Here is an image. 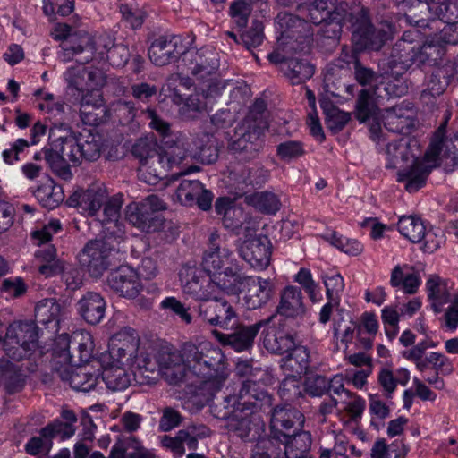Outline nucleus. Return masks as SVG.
<instances>
[{
    "label": "nucleus",
    "instance_id": "obj_14",
    "mask_svg": "<svg viewBox=\"0 0 458 458\" xmlns=\"http://www.w3.org/2000/svg\"><path fill=\"white\" fill-rule=\"evenodd\" d=\"M182 39L176 35H162L148 48L150 61L157 66H165L184 55Z\"/></svg>",
    "mask_w": 458,
    "mask_h": 458
},
{
    "label": "nucleus",
    "instance_id": "obj_25",
    "mask_svg": "<svg viewBox=\"0 0 458 458\" xmlns=\"http://www.w3.org/2000/svg\"><path fill=\"white\" fill-rule=\"evenodd\" d=\"M65 145V137H59L53 142L50 148H45L41 153L52 172L59 178L68 181L72 177L69 165L72 163V159L66 155L69 152L64 150Z\"/></svg>",
    "mask_w": 458,
    "mask_h": 458
},
{
    "label": "nucleus",
    "instance_id": "obj_15",
    "mask_svg": "<svg viewBox=\"0 0 458 458\" xmlns=\"http://www.w3.org/2000/svg\"><path fill=\"white\" fill-rule=\"evenodd\" d=\"M239 252L253 268L264 270L270 264L272 244L267 236L259 235L244 241Z\"/></svg>",
    "mask_w": 458,
    "mask_h": 458
},
{
    "label": "nucleus",
    "instance_id": "obj_23",
    "mask_svg": "<svg viewBox=\"0 0 458 458\" xmlns=\"http://www.w3.org/2000/svg\"><path fill=\"white\" fill-rule=\"evenodd\" d=\"M178 200L185 206L197 204L202 210H208L213 201V194L206 190L198 180H183L176 189Z\"/></svg>",
    "mask_w": 458,
    "mask_h": 458
},
{
    "label": "nucleus",
    "instance_id": "obj_26",
    "mask_svg": "<svg viewBox=\"0 0 458 458\" xmlns=\"http://www.w3.org/2000/svg\"><path fill=\"white\" fill-rule=\"evenodd\" d=\"M234 261L233 251L225 246H221L220 236L213 233L209 236L208 249L203 257V267L208 274H215L226 265H232Z\"/></svg>",
    "mask_w": 458,
    "mask_h": 458
},
{
    "label": "nucleus",
    "instance_id": "obj_62",
    "mask_svg": "<svg viewBox=\"0 0 458 458\" xmlns=\"http://www.w3.org/2000/svg\"><path fill=\"white\" fill-rule=\"evenodd\" d=\"M303 387L297 375L286 377L279 386L278 394L285 402L294 403L303 396Z\"/></svg>",
    "mask_w": 458,
    "mask_h": 458
},
{
    "label": "nucleus",
    "instance_id": "obj_33",
    "mask_svg": "<svg viewBox=\"0 0 458 458\" xmlns=\"http://www.w3.org/2000/svg\"><path fill=\"white\" fill-rule=\"evenodd\" d=\"M159 370L164 369L163 374L170 385H179L187 379L185 366L181 359V350L168 352L162 350L158 352L157 360Z\"/></svg>",
    "mask_w": 458,
    "mask_h": 458
},
{
    "label": "nucleus",
    "instance_id": "obj_31",
    "mask_svg": "<svg viewBox=\"0 0 458 458\" xmlns=\"http://www.w3.org/2000/svg\"><path fill=\"white\" fill-rule=\"evenodd\" d=\"M107 108L98 90L84 95L81 101L80 114L83 123L89 126H98L107 116Z\"/></svg>",
    "mask_w": 458,
    "mask_h": 458
},
{
    "label": "nucleus",
    "instance_id": "obj_32",
    "mask_svg": "<svg viewBox=\"0 0 458 458\" xmlns=\"http://www.w3.org/2000/svg\"><path fill=\"white\" fill-rule=\"evenodd\" d=\"M413 65L416 66L415 45L403 38L392 48L388 67L392 76L403 74Z\"/></svg>",
    "mask_w": 458,
    "mask_h": 458
},
{
    "label": "nucleus",
    "instance_id": "obj_52",
    "mask_svg": "<svg viewBox=\"0 0 458 458\" xmlns=\"http://www.w3.org/2000/svg\"><path fill=\"white\" fill-rule=\"evenodd\" d=\"M244 277L240 274L238 267L233 263L227 265L224 270L221 269L214 274L218 288L232 294L236 293L240 290L239 284H242Z\"/></svg>",
    "mask_w": 458,
    "mask_h": 458
},
{
    "label": "nucleus",
    "instance_id": "obj_24",
    "mask_svg": "<svg viewBox=\"0 0 458 458\" xmlns=\"http://www.w3.org/2000/svg\"><path fill=\"white\" fill-rule=\"evenodd\" d=\"M426 13L430 19H438L445 23L442 29L444 38L448 43L449 38L454 34L453 25L458 22V0H427Z\"/></svg>",
    "mask_w": 458,
    "mask_h": 458
},
{
    "label": "nucleus",
    "instance_id": "obj_40",
    "mask_svg": "<svg viewBox=\"0 0 458 458\" xmlns=\"http://www.w3.org/2000/svg\"><path fill=\"white\" fill-rule=\"evenodd\" d=\"M129 368L133 375V380L138 385L153 384L160 374L157 362L148 355L140 354Z\"/></svg>",
    "mask_w": 458,
    "mask_h": 458
},
{
    "label": "nucleus",
    "instance_id": "obj_59",
    "mask_svg": "<svg viewBox=\"0 0 458 458\" xmlns=\"http://www.w3.org/2000/svg\"><path fill=\"white\" fill-rule=\"evenodd\" d=\"M102 378L107 388L112 391H122L131 384V378L124 368L112 367L103 371Z\"/></svg>",
    "mask_w": 458,
    "mask_h": 458
},
{
    "label": "nucleus",
    "instance_id": "obj_42",
    "mask_svg": "<svg viewBox=\"0 0 458 458\" xmlns=\"http://www.w3.org/2000/svg\"><path fill=\"white\" fill-rule=\"evenodd\" d=\"M314 72V65L300 55L291 56L288 63L283 65V74L293 85L305 82L313 76Z\"/></svg>",
    "mask_w": 458,
    "mask_h": 458
},
{
    "label": "nucleus",
    "instance_id": "obj_16",
    "mask_svg": "<svg viewBox=\"0 0 458 458\" xmlns=\"http://www.w3.org/2000/svg\"><path fill=\"white\" fill-rule=\"evenodd\" d=\"M199 316L211 326L226 328L236 318V312L225 299L219 298L216 294L210 300L199 303Z\"/></svg>",
    "mask_w": 458,
    "mask_h": 458
},
{
    "label": "nucleus",
    "instance_id": "obj_37",
    "mask_svg": "<svg viewBox=\"0 0 458 458\" xmlns=\"http://www.w3.org/2000/svg\"><path fill=\"white\" fill-rule=\"evenodd\" d=\"M80 315L90 325L98 324L105 316L106 301L98 293L88 292L78 301Z\"/></svg>",
    "mask_w": 458,
    "mask_h": 458
},
{
    "label": "nucleus",
    "instance_id": "obj_8",
    "mask_svg": "<svg viewBox=\"0 0 458 458\" xmlns=\"http://www.w3.org/2000/svg\"><path fill=\"white\" fill-rule=\"evenodd\" d=\"M242 286L243 305L250 310L267 306L276 296V284L270 278L246 276Z\"/></svg>",
    "mask_w": 458,
    "mask_h": 458
},
{
    "label": "nucleus",
    "instance_id": "obj_45",
    "mask_svg": "<svg viewBox=\"0 0 458 458\" xmlns=\"http://www.w3.org/2000/svg\"><path fill=\"white\" fill-rule=\"evenodd\" d=\"M415 54L416 67H431L442 60L445 54V48L438 42L427 41L422 45L415 46Z\"/></svg>",
    "mask_w": 458,
    "mask_h": 458
},
{
    "label": "nucleus",
    "instance_id": "obj_34",
    "mask_svg": "<svg viewBox=\"0 0 458 458\" xmlns=\"http://www.w3.org/2000/svg\"><path fill=\"white\" fill-rule=\"evenodd\" d=\"M331 12H327V20L335 21L342 25L350 24L354 28L360 20L369 13V8L356 4L353 0L336 2Z\"/></svg>",
    "mask_w": 458,
    "mask_h": 458
},
{
    "label": "nucleus",
    "instance_id": "obj_17",
    "mask_svg": "<svg viewBox=\"0 0 458 458\" xmlns=\"http://www.w3.org/2000/svg\"><path fill=\"white\" fill-rule=\"evenodd\" d=\"M140 338L137 332L130 327L121 330L112 341L110 355L122 366H131L138 357Z\"/></svg>",
    "mask_w": 458,
    "mask_h": 458
},
{
    "label": "nucleus",
    "instance_id": "obj_22",
    "mask_svg": "<svg viewBox=\"0 0 458 458\" xmlns=\"http://www.w3.org/2000/svg\"><path fill=\"white\" fill-rule=\"evenodd\" d=\"M123 195L115 194L104 202L103 218L98 220L103 225V233L107 239H114L119 243L124 234L123 225L119 222Z\"/></svg>",
    "mask_w": 458,
    "mask_h": 458
},
{
    "label": "nucleus",
    "instance_id": "obj_18",
    "mask_svg": "<svg viewBox=\"0 0 458 458\" xmlns=\"http://www.w3.org/2000/svg\"><path fill=\"white\" fill-rule=\"evenodd\" d=\"M55 369L61 380L68 382L77 391L89 392L94 389L99 377L96 371L92 372L88 367L76 363L60 364Z\"/></svg>",
    "mask_w": 458,
    "mask_h": 458
},
{
    "label": "nucleus",
    "instance_id": "obj_11",
    "mask_svg": "<svg viewBox=\"0 0 458 458\" xmlns=\"http://www.w3.org/2000/svg\"><path fill=\"white\" fill-rule=\"evenodd\" d=\"M64 150L72 159L73 165H78L82 160L88 162L97 161L102 151V141L98 135L88 134L76 140L72 136H67Z\"/></svg>",
    "mask_w": 458,
    "mask_h": 458
},
{
    "label": "nucleus",
    "instance_id": "obj_51",
    "mask_svg": "<svg viewBox=\"0 0 458 458\" xmlns=\"http://www.w3.org/2000/svg\"><path fill=\"white\" fill-rule=\"evenodd\" d=\"M93 341L89 332L78 331L72 335V354L74 355L76 365L88 362L92 357Z\"/></svg>",
    "mask_w": 458,
    "mask_h": 458
},
{
    "label": "nucleus",
    "instance_id": "obj_64",
    "mask_svg": "<svg viewBox=\"0 0 458 458\" xmlns=\"http://www.w3.org/2000/svg\"><path fill=\"white\" fill-rule=\"evenodd\" d=\"M359 326L351 318H339L334 321V336L344 344H348L353 339L354 332H358Z\"/></svg>",
    "mask_w": 458,
    "mask_h": 458
},
{
    "label": "nucleus",
    "instance_id": "obj_3",
    "mask_svg": "<svg viewBox=\"0 0 458 458\" xmlns=\"http://www.w3.org/2000/svg\"><path fill=\"white\" fill-rule=\"evenodd\" d=\"M79 39L80 43L77 44V38L72 37L71 40L63 44L62 51L64 61H70L75 55L82 53H86V55L83 58L76 59L77 62L81 64L89 63L95 55H98L101 59H105L110 48L115 45L114 39L107 34L93 38L88 32H81Z\"/></svg>",
    "mask_w": 458,
    "mask_h": 458
},
{
    "label": "nucleus",
    "instance_id": "obj_12",
    "mask_svg": "<svg viewBox=\"0 0 458 458\" xmlns=\"http://www.w3.org/2000/svg\"><path fill=\"white\" fill-rule=\"evenodd\" d=\"M274 323V317L268 316L254 324H238L230 334H219V340L225 345H229L236 352L250 349L254 340L262 327Z\"/></svg>",
    "mask_w": 458,
    "mask_h": 458
},
{
    "label": "nucleus",
    "instance_id": "obj_41",
    "mask_svg": "<svg viewBox=\"0 0 458 458\" xmlns=\"http://www.w3.org/2000/svg\"><path fill=\"white\" fill-rule=\"evenodd\" d=\"M420 283L419 272L408 265H397L392 269L390 284L394 288H401L407 294H414Z\"/></svg>",
    "mask_w": 458,
    "mask_h": 458
},
{
    "label": "nucleus",
    "instance_id": "obj_61",
    "mask_svg": "<svg viewBox=\"0 0 458 458\" xmlns=\"http://www.w3.org/2000/svg\"><path fill=\"white\" fill-rule=\"evenodd\" d=\"M107 117L117 119L121 124H128L136 115V108L131 101L119 99L113 102L107 108Z\"/></svg>",
    "mask_w": 458,
    "mask_h": 458
},
{
    "label": "nucleus",
    "instance_id": "obj_7",
    "mask_svg": "<svg viewBox=\"0 0 458 458\" xmlns=\"http://www.w3.org/2000/svg\"><path fill=\"white\" fill-rule=\"evenodd\" d=\"M305 422L303 413L291 404L276 405L271 414L269 444L277 439H286L285 436L291 431L296 432L302 429Z\"/></svg>",
    "mask_w": 458,
    "mask_h": 458
},
{
    "label": "nucleus",
    "instance_id": "obj_30",
    "mask_svg": "<svg viewBox=\"0 0 458 458\" xmlns=\"http://www.w3.org/2000/svg\"><path fill=\"white\" fill-rule=\"evenodd\" d=\"M126 219L133 226L142 232L150 233L159 231L163 226V218L160 214L150 212L148 207L139 203H132L127 207Z\"/></svg>",
    "mask_w": 458,
    "mask_h": 458
},
{
    "label": "nucleus",
    "instance_id": "obj_60",
    "mask_svg": "<svg viewBox=\"0 0 458 458\" xmlns=\"http://www.w3.org/2000/svg\"><path fill=\"white\" fill-rule=\"evenodd\" d=\"M252 9V0H233L229 5L228 13L232 21L239 29H243L249 22Z\"/></svg>",
    "mask_w": 458,
    "mask_h": 458
},
{
    "label": "nucleus",
    "instance_id": "obj_4",
    "mask_svg": "<svg viewBox=\"0 0 458 458\" xmlns=\"http://www.w3.org/2000/svg\"><path fill=\"white\" fill-rule=\"evenodd\" d=\"M104 235L103 240L89 242L78 255V261L90 276L100 277L110 267V254L114 247L111 242Z\"/></svg>",
    "mask_w": 458,
    "mask_h": 458
},
{
    "label": "nucleus",
    "instance_id": "obj_39",
    "mask_svg": "<svg viewBox=\"0 0 458 458\" xmlns=\"http://www.w3.org/2000/svg\"><path fill=\"white\" fill-rule=\"evenodd\" d=\"M452 78V67L444 65L436 68L425 82V89L420 95L421 98L427 100L442 95L450 84Z\"/></svg>",
    "mask_w": 458,
    "mask_h": 458
},
{
    "label": "nucleus",
    "instance_id": "obj_44",
    "mask_svg": "<svg viewBox=\"0 0 458 458\" xmlns=\"http://www.w3.org/2000/svg\"><path fill=\"white\" fill-rule=\"evenodd\" d=\"M432 167L416 160L408 170L398 173V182H405L407 191L415 192L425 185Z\"/></svg>",
    "mask_w": 458,
    "mask_h": 458
},
{
    "label": "nucleus",
    "instance_id": "obj_54",
    "mask_svg": "<svg viewBox=\"0 0 458 458\" xmlns=\"http://www.w3.org/2000/svg\"><path fill=\"white\" fill-rule=\"evenodd\" d=\"M426 287L434 311L439 313L442 307L450 301V293L446 284L438 276H433L427 281Z\"/></svg>",
    "mask_w": 458,
    "mask_h": 458
},
{
    "label": "nucleus",
    "instance_id": "obj_46",
    "mask_svg": "<svg viewBox=\"0 0 458 458\" xmlns=\"http://www.w3.org/2000/svg\"><path fill=\"white\" fill-rule=\"evenodd\" d=\"M409 380L410 372L404 368L398 369L394 372L389 368H382L377 376L378 384L387 398L392 396L398 384L405 386Z\"/></svg>",
    "mask_w": 458,
    "mask_h": 458
},
{
    "label": "nucleus",
    "instance_id": "obj_2",
    "mask_svg": "<svg viewBox=\"0 0 458 458\" xmlns=\"http://www.w3.org/2000/svg\"><path fill=\"white\" fill-rule=\"evenodd\" d=\"M38 327L32 321H16L9 325L4 341V350L8 357L21 360L38 347Z\"/></svg>",
    "mask_w": 458,
    "mask_h": 458
},
{
    "label": "nucleus",
    "instance_id": "obj_50",
    "mask_svg": "<svg viewBox=\"0 0 458 458\" xmlns=\"http://www.w3.org/2000/svg\"><path fill=\"white\" fill-rule=\"evenodd\" d=\"M35 258L44 263L38 267V272L41 275L49 277L60 274L64 262L56 259V250L53 245H46L38 249Z\"/></svg>",
    "mask_w": 458,
    "mask_h": 458
},
{
    "label": "nucleus",
    "instance_id": "obj_1",
    "mask_svg": "<svg viewBox=\"0 0 458 458\" xmlns=\"http://www.w3.org/2000/svg\"><path fill=\"white\" fill-rule=\"evenodd\" d=\"M181 359L187 377L199 381L198 385L189 386L187 391V403L199 411L222 389L229 377L225 355L219 347L211 344L187 342L181 347Z\"/></svg>",
    "mask_w": 458,
    "mask_h": 458
},
{
    "label": "nucleus",
    "instance_id": "obj_21",
    "mask_svg": "<svg viewBox=\"0 0 458 458\" xmlns=\"http://www.w3.org/2000/svg\"><path fill=\"white\" fill-rule=\"evenodd\" d=\"M183 62L187 73L199 80H204L213 74L218 68L216 54L210 49L189 50L184 53Z\"/></svg>",
    "mask_w": 458,
    "mask_h": 458
},
{
    "label": "nucleus",
    "instance_id": "obj_5",
    "mask_svg": "<svg viewBox=\"0 0 458 458\" xmlns=\"http://www.w3.org/2000/svg\"><path fill=\"white\" fill-rule=\"evenodd\" d=\"M179 276L184 294L200 302L215 297L220 290L214 277L195 267H183Z\"/></svg>",
    "mask_w": 458,
    "mask_h": 458
},
{
    "label": "nucleus",
    "instance_id": "obj_56",
    "mask_svg": "<svg viewBox=\"0 0 458 458\" xmlns=\"http://www.w3.org/2000/svg\"><path fill=\"white\" fill-rule=\"evenodd\" d=\"M320 106L326 115L327 126L332 131L338 132L342 131L351 120L350 113L340 110L330 101H321Z\"/></svg>",
    "mask_w": 458,
    "mask_h": 458
},
{
    "label": "nucleus",
    "instance_id": "obj_63",
    "mask_svg": "<svg viewBox=\"0 0 458 458\" xmlns=\"http://www.w3.org/2000/svg\"><path fill=\"white\" fill-rule=\"evenodd\" d=\"M159 146L153 137L139 139L132 146V155L140 160V165L158 152Z\"/></svg>",
    "mask_w": 458,
    "mask_h": 458
},
{
    "label": "nucleus",
    "instance_id": "obj_36",
    "mask_svg": "<svg viewBox=\"0 0 458 458\" xmlns=\"http://www.w3.org/2000/svg\"><path fill=\"white\" fill-rule=\"evenodd\" d=\"M285 437L286 439L282 437V439L274 441L283 445L285 458H305L309 456L312 443L310 432L301 429Z\"/></svg>",
    "mask_w": 458,
    "mask_h": 458
},
{
    "label": "nucleus",
    "instance_id": "obj_57",
    "mask_svg": "<svg viewBox=\"0 0 458 458\" xmlns=\"http://www.w3.org/2000/svg\"><path fill=\"white\" fill-rule=\"evenodd\" d=\"M61 311V305L55 299H45L37 304L35 317L43 325L47 326L54 322L55 327L59 322Z\"/></svg>",
    "mask_w": 458,
    "mask_h": 458
},
{
    "label": "nucleus",
    "instance_id": "obj_53",
    "mask_svg": "<svg viewBox=\"0 0 458 458\" xmlns=\"http://www.w3.org/2000/svg\"><path fill=\"white\" fill-rule=\"evenodd\" d=\"M397 228L400 233L411 242H420L423 239L426 230L422 219L416 216H401Z\"/></svg>",
    "mask_w": 458,
    "mask_h": 458
},
{
    "label": "nucleus",
    "instance_id": "obj_9",
    "mask_svg": "<svg viewBox=\"0 0 458 458\" xmlns=\"http://www.w3.org/2000/svg\"><path fill=\"white\" fill-rule=\"evenodd\" d=\"M250 120H243L234 131L230 142L231 150L235 153H243L245 159L254 158L261 148L260 136L265 131V123L259 122V125H252Z\"/></svg>",
    "mask_w": 458,
    "mask_h": 458
},
{
    "label": "nucleus",
    "instance_id": "obj_20",
    "mask_svg": "<svg viewBox=\"0 0 458 458\" xmlns=\"http://www.w3.org/2000/svg\"><path fill=\"white\" fill-rule=\"evenodd\" d=\"M426 349L421 342L418 343L412 348L403 351L402 355L404 359L415 363L416 369L423 372L431 364L434 370H441L443 375H450L454 371V367L449 359L443 353L432 352L427 357H424Z\"/></svg>",
    "mask_w": 458,
    "mask_h": 458
},
{
    "label": "nucleus",
    "instance_id": "obj_47",
    "mask_svg": "<svg viewBox=\"0 0 458 458\" xmlns=\"http://www.w3.org/2000/svg\"><path fill=\"white\" fill-rule=\"evenodd\" d=\"M289 352V354L283 360V369L297 376L305 374L310 366L308 348L302 345H294Z\"/></svg>",
    "mask_w": 458,
    "mask_h": 458
},
{
    "label": "nucleus",
    "instance_id": "obj_28",
    "mask_svg": "<svg viewBox=\"0 0 458 458\" xmlns=\"http://www.w3.org/2000/svg\"><path fill=\"white\" fill-rule=\"evenodd\" d=\"M353 38L360 48L378 51L386 40V33L374 27L369 13L353 28Z\"/></svg>",
    "mask_w": 458,
    "mask_h": 458
},
{
    "label": "nucleus",
    "instance_id": "obj_35",
    "mask_svg": "<svg viewBox=\"0 0 458 458\" xmlns=\"http://www.w3.org/2000/svg\"><path fill=\"white\" fill-rule=\"evenodd\" d=\"M411 114V109L402 106L387 109L383 116L384 126L389 132L407 135L414 127Z\"/></svg>",
    "mask_w": 458,
    "mask_h": 458
},
{
    "label": "nucleus",
    "instance_id": "obj_27",
    "mask_svg": "<svg viewBox=\"0 0 458 458\" xmlns=\"http://www.w3.org/2000/svg\"><path fill=\"white\" fill-rule=\"evenodd\" d=\"M106 188L102 183H93L86 191L75 192L68 199L69 204L77 206L89 216H96L107 199Z\"/></svg>",
    "mask_w": 458,
    "mask_h": 458
},
{
    "label": "nucleus",
    "instance_id": "obj_13",
    "mask_svg": "<svg viewBox=\"0 0 458 458\" xmlns=\"http://www.w3.org/2000/svg\"><path fill=\"white\" fill-rule=\"evenodd\" d=\"M106 284L114 293L127 299H135L142 291L138 272L128 266H121L110 272Z\"/></svg>",
    "mask_w": 458,
    "mask_h": 458
},
{
    "label": "nucleus",
    "instance_id": "obj_38",
    "mask_svg": "<svg viewBox=\"0 0 458 458\" xmlns=\"http://www.w3.org/2000/svg\"><path fill=\"white\" fill-rule=\"evenodd\" d=\"M262 332L264 348L274 354H284L288 352L295 345L292 335L268 325Z\"/></svg>",
    "mask_w": 458,
    "mask_h": 458
},
{
    "label": "nucleus",
    "instance_id": "obj_6",
    "mask_svg": "<svg viewBox=\"0 0 458 458\" xmlns=\"http://www.w3.org/2000/svg\"><path fill=\"white\" fill-rule=\"evenodd\" d=\"M445 134L446 122H444L435 131L425 158L428 162L439 159L446 168L452 170L458 165V133L453 137H446Z\"/></svg>",
    "mask_w": 458,
    "mask_h": 458
},
{
    "label": "nucleus",
    "instance_id": "obj_43",
    "mask_svg": "<svg viewBox=\"0 0 458 458\" xmlns=\"http://www.w3.org/2000/svg\"><path fill=\"white\" fill-rule=\"evenodd\" d=\"M34 196L39 203L48 208L53 209L58 207L64 199V191L61 185L48 177H44L34 191Z\"/></svg>",
    "mask_w": 458,
    "mask_h": 458
},
{
    "label": "nucleus",
    "instance_id": "obj_19",
    "mask_svg": "<svg viewBox=\"0 0 458 458\" xmlns=\"http://www.w3.org/2000/svg\"><path fill=\"white\" fill-rule=\"evenodd\" d=\"M307 312L304 296L300 287L286 285L279 293L278 303L270 316L274 319L279 315L286 318H302Z\"/></svg>",
    "mask_w": 458,
    "mask_h": 458
},
{
    "label": "nucleus",
    "instance_id": "obj_29",
    "mask_svg": "<svg viewBox=\"0 0 458 458\" xmlns=\"http://www.w3.org/2000/svg\"><path fill=\"white\" fill-rule=\"evenodd\" d=\"M228 432L243 441H253L260 435L262 426L256 421L253 413L234 411L228 422H225Z\"/></svg>",
    "mask_w": 458,
    "mask_h": 458
},
{
    "label": "nucleus",
    "instance_id": "obj_49",
    "mask_svg": "<svg viewBox=\"0 0 458 458\" xmlns=\"http://www.w3.org/2000/svg\"><path fill=\"white\" fill-rule=\"evenodd\" d=\"M276 24L282 38L296 39L298 35L302 33L308 25L304 20L286 12H280L277 14Z\"/></svg>",
    "mask_w": 458,
    "mask_h": 458
},
{
    "label": "nucleus",
    "instance_id": "obj_55",
    "mask_svg": "<svg viewBox=\"0 0 458 458\" xmlns=\"http://www.w3.org/2000/svg\"><path fill=\"white\" fill-rule=\"evenodd\" d=\"M164 155L165 156L169 169H178V174H186L199 170L198 166H188L191 158L188 151L183 148L178 146L171 148Z\"/></svg>",
    "mask_w": 458,
    "mask_h": 458
},
{
    "label": "nucleus",
    "instance_id": "obj_10",
    "mask_svg": "<svg viewBox=\"0 0 458 458\" xmlns=\"http://www.w3.org/2000/svg\"><path fill=\"white\" fill-rule=\"evenodd\" d=\"M233 405L241 411L254 413L272 405V398L259 383L251 380L243 381L237 394L232 395Z\"/></svg>",
    "mask_w": 458,
    "mask_h": 458
},
{
    "label": "nucleus",
    "instance_id": "obj_58",
    "mask_svg": "<svg viewBox=\"0 0 458 458\" xmlns=\"http://www.w3.org/2000/svg\"><path fill=\"white\" fill-rule=\"evenodd\" d=\"M389 142L386 147V154L388 157L386 167H395L399 161H406L410 157V147L408 139L399 137L396 140L388 139Z\"/></svg>",
    "mask_w": 458,
    "mask_h": 458
},
{
    "label": "nucleus",
    "instance_id": "obj_48",
    "mask_svg": "<svg viewBox=\"0 0 458 458\" xmlns=\"http://www.w3.org/2000/svg\"><path fill=\"white\" fill-rule=\"evenodd\" d=\"M393 4L405 12V20L417 27L428 26L426 13L427 4L421 0H391Z\"/></svg>",
    "mask_w": 458,
    "mask_h": 458
}]
</instances>
